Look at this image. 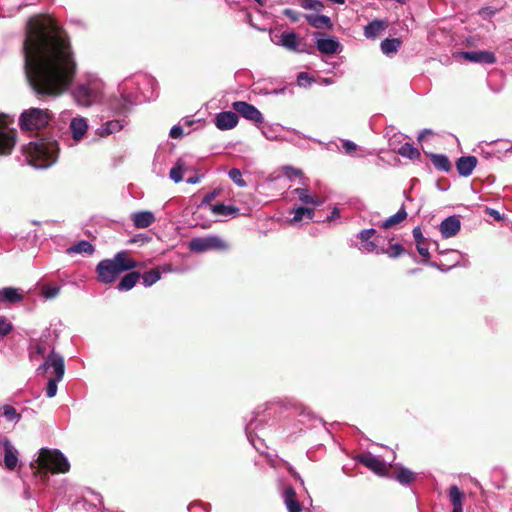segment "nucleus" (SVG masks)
Returning a JSON list of instances; mask_svg holds the SVG:
<instances>
[{"label": "nucleus", "instance_id": "obj_1", "mask_svg": "<svg viewBox=\"0 0 512 512\" xmlns=\"http://www.w3.org/2000/svg\"><path fill=\"white\" fill-rule=\"evenodd\" d=\"M23 51L28 82L39 97L70 88L77 64L68 35L54 18L36 15L27 21Z\"/></svg>", "mask_w": 512, "mask_h": 512}, {"label": "nucleus", "instance_id": "obj_2", "mask_svg": "<svg viewBox=\"0 0 512 512\" xmlns=\"http://www.w3.org/2000/svg\"><path fill=\"white\" fill-rule=\"evenodd\" d=\"M23 152L29 164L43 169L52 166L57 161L59 147L57 141L41 138L31 141L23 148Z\"/></svg>", "mask_w": 512, "mask_h": 512}, {"label": "nucleus", "instance_id": "obj_3", "mask_svg": "<svg viewBox=\"0 0 512 512\" xmlns=\"http://www.w3.org/2000/svg\"><path fill=\"white\" fill-rule=\"evenodd\" d=\"M137 267L138 263L126 251H120L113 258L101 260L97 264V279L102 284H111L121 273Z\"/></svg>", "mask_w": 512, "mask_h": 512}, {"label": "nucleus", "instance_id": "obj_4", "mask_svg": "<svg viewBox=\"0 0 512 512\" xmlns=\"http://www.w3.org/2000/svg\"><path fill=\"white\" fill-rule=\"evenodd\" d=\"M49 369L53 370L54 377L48 379L46 395L48 398H53L57 394L58 383L62 381L65 373L64 357L55 352L54 349L51 350L45 361L37 368V372L43 374L48 372Z\"/></svg>", "mask_w": 512, "mask_h": 512}, {"label": "nucleus", "instance_id": "obj_5", "mask_svg": "<svg viewBox=\"0 0 512 512\" xmlns=\"http://www.w3.org/2000/svg\"><path fill=\"white\" fill-rule=\"evenodd\" d=\"M103 87L104 85L100 79L92 77L87 79L85 83L78 84L72 95L78 105L88 107L101 99Z\"/></svg>", "mask_w": 512, "mask_h": 512}, {"label": "nucleus", "instance_id": "obj_6", "mask_svg": "<svg viewBox=\"0 0 512 512\" xmlns=\"http://www.w3.org/2000/svg\"><path fill=\"white\" fill-rule=\"evenodd\" d=\"M39 469L45 472L66 473L70 464L65 455L58 449L42 448L37 459Z\"/></svg>", "mask_w": 512, "mask_h": 512}, {"label": "nucleus", "instance_id": "obj_7", "mask_svg": "<svg viewBox=\"0 0 512 512\" xmlns=\"http://www.w3.org/2000/svg\"><path fill=\"white\" fill-rule=\"evenodd\" d=\"M130 82L125 81L119 85V96L110 99L109 106L117 114L127 113L137 103L138 94L130 91Z\"/></svg>", "mask_w": 512, "mask_h": 512}, {"label": "nucleus", "instance_id": "obj_8", "mask_svg": "<svg viewBox=\"0 0 512 512\" xmlns=\"http://www.w3.org/2000/svg\"><path fill=\"white\" fill-rule=\"evenodd\" d=\"M49 120L47 109L31 108L21 114L19 122L22 130H38L44 128Z\"/></svg>", "mask_w": 512, "mask_h": 512}, {"label": "nucleus", "instance_id": "obj_9", "mask_svg": "<svg viewBox=\"0 0 512 512\" xmlns=\"http://www.w3.org/2000/svg\"><path fill=\"white\" fill-rule=\"evenodd\" d=\"M12 119L0 114V155H9L16 144V131L10 128Z\"/></svg>", "mask_w": 512, "mask_h": 512}, {"label": "nucleus", "instance_id": "obj_10", "mask_svg": "<svg viewBox=\"0 0 512 512\" xmlns=\"http://www.w3.org/2000/svg\"><path fill=\"white\" fill-rule=\"evenodd\" d=\"M189 249L192 252L203 253L210 250H226L228 244L217 235H208L191 239Z\"/></svg>", "mask_w": 512, "mask_h": 512}, {"label": "nucleus", "instance_id": "obj_11", "mask_svg": "<svg viewBox=\"0 0 512 512\" xmlns=\"http://www.w3.org/2000/svg\"><path fill=\"white\" fill-rule=\"evenodd\" d=\"M375 235L376 230L373 228L361 230L356 236L359 240L358 244L356 245L357 249L364 254H384L385 248L379 247L378 244L372 240Z\"/></svg>", "mask_w": 512, "mask_h": 512}, {"label": "nucleus", "instance_id": "obj_12", "mask_svg": "<svg viewBox=\"0 0 512 512\" xmlns=\"http://www.w3.org/2000/svg\"><path fill=\"white\" fill-rule=\"evenodd\" d=\"M232 108L243 118L255 124H261L264 121L262 113L250 103L245 101H235L232 103Z\"/></svg>", "mask_w": 512, "mask_h": 512}, {"label": "nucleus", "instance_id": "obj_13", "mask_svg": "<svg viewBox=\"0 0 512 512\" xmlns=\"http://www.w3.org/2000/svg\"><path fill=\"white\" fill-rule=\"evenodd\" d=\"M313 35L315 38L317 49L322 54L330 55L340 52L341 44L336 38L319 32H316Z\"/></svg>", "mask_w": 512, "mask_h": 512}, {"label": "nucleus", "instance_id": "obj_14", "mask_svg": "<svg viewBox=\"0 0 512 512\" xmlns=\"http://www.w3.org/2000/svg\"><path fill=\"white\" fill-rule=\"evenodd\" d=\"M356 461L378 475L386 472V463L378 456L370 452H364L356 456Z\"/></svg>", "mask_w": 512, "mask_h": 512}, {"label": "nucleus", "instance_id": "obj_15", "mask_svg": "<svg viewBox=\"0 0 512 512\" xmlns=\"http://www.w3.org/2000/svg\"><path fill=\"white\" fill-rule=\"evenodd\" d=\"M25 290L17 287H3L0 289V306L21 303L25 298Z\"/></svg>", "mask_w": 512, "mask_h": 512}, {"label": "nucleus", "instance_id": "obj_16", "mask_svg": "<svg viewBox=\"0 0 512 512\" xmlns=\"http://www.w3.org/2000/svg\"><path fill=\"white\" fill-rule=\"evenodd\" d=\"M239 118L236 112L224 111L216 115L214 123L219 130H230L238 124Z\"/></svg>", "mask_w": 512, "mask_h": 512}, {"label": "nucleus", "instance_id": "obj_17", "mask_svg": "<svg viewBox=\"0 0 512 512\" xmlns=\"http://www.w3.org/2000/svg\"><path fill=\"white\" fill-rule=\"evenodd\" d=\"M461 55L464 59L474 63L494 64L496 62L494 53L490 51H465Z\"/></svg>", "mask_w": 512, "mask_h": 512}, {"label": "nucleus", "instance_id": "obj_18", "mask_svg": "<svg viewBox=\"0 0 512 512\" xmlns=\"http://www.w3.org/2000/svg\"><path fill=\"white\" fill-rule=\"evenodd\" d=\"M461 228V222L458 216L452 215L445 218L440 224V232L444 238L455 236Z\"/></svg>", "mask_w": 512, "mask_h": 512}, {"label": "nucleus", "instance_id": "obj_19", "mask_svg": "<svg viewBox=\"0 0 512 512\" xmlns=\"http://www.w3.org/2000/svg\"><path fill=\"white\" fill-rule=\"evenodd\" d=\"M273 42L277 45H280L290 51L294 52H304L303 49H300V41L295 32H283L277 41L273 40Z\"/></svg>", "mask_w": 512, "mask_h": 512}, {"label": "nucleus", "instance_id": "obj_20", "mask_svg": "<svg viewBox=\"0 0 512 512\" xmlns=\"http://www.w3.org/2000/svg\"><path fill=\"white\" fill-rule=\"evenodd\" d=\"M282 498L288 512H301L302 505L297 500L296 492L292 486L284 488Z\"/></svg>", "mask_w": 512, "mask_h": 512}, {"label": "nucleus", "instance_id": "obj_21", "mask_svg": "<svg viewBox=\"0 0 512 512\" xmlns=\"http://www.w3.org/2000/svg\"><path fill=\"white\" fill-rule=\"evenodd\" d=\"M171 269L169 265H164L162 267H157L150 269L149 271L140 274V278L142 279V284L144 287H151L156 282L161 279V272H170Z\"/></svg>", "mask_w": 512, "mask_h": 512}, {"label": "nucleus", "instance_id": "obj_22", "mask_svg": "<svg viewBox=\"0 0 512 512\" xmlns=\"http://www.w3.org/2000/svg\"><path fill=\"white\" fill-rule=\"evenodd\" d=\"M70 131L72 133V138L76 142L80 141L88 130V122L84 117H74L70 122Z\"/></svg>", "mask_w": 512, "mask_h": 512}, {"label": "nucleus", "instance_id": "obj_23", "mask_svg": "<svg viewBox=\"0 0 512 512\" xmlns=\"http://www.w3.org/2000/svg\"><path fill=\"white\" fill-rule=\"evenodd\" d=\"M477 165L475 156H462L456 162V168L460 176L468 177L472 174Z\"/></svg>", "mask_w": 512, "mask_h": 512}, {"label": "nucleus", "instance_id": "obj_24", "mask_svg": "<svg viewBox=\"0 0 512 512\" xmlns=\"http://www.w3.org/2000/svg\"><path fill=\"white\" fill-rule=\"evenodd\" d=\"M133 225L137 229H145L155 222V216L151 211H139L131 215Z\"/></svg>", "mask_w": 512, "mask_h": 512}, {"label": "nucleus", "instance_id": "obj_25", "mask_svg": "<svg viewBox=\"0 0 512 512\" xmlns=\"http://www.w3.org/2000/svg\"><path fill=\"white\" fill-rule=\"evenodd\" d=\"M4 446V464L9 470H14L18 464V451L13 447L9 440L3 442Z\"/></svg>", "mask_w": 512, "mask_h": 512}, {"label": "nucleus", "instance_id": "obj_26", "mask_svg": "<svg viewBox=\"0 0 512 512\" xmlns=\"http://www.w3.org/2000/svg\"><path fill=\"white\" fill-rule=\"evenodd\" d=\"M388 23L385 20H373L364 27V35L368 39H375L379 36L386 28Z\"/></svg>", "mask_w": 512, "mask_h": 512}, {"label": "nucleus", "instance_id": "obj_27", "mask_svg": "<svg viewBox=\"0 0 512 512\" xmlns=\"http://www.w3.org/2000/svg\"><path fill=\"white\" fill-rule=\"evenodd\" d=\"M304 18L314 28H317V29H321V28L332 29L333 28L332 21L328 16L320 15V14H305Z\"/></svg>", "mask_w": 512, "mask_h": 512}, {"label": "nucleus", "instance_id": "obj_28", "mask_svg": "<svg viewBox=\"0 0 512 512\" xmlns=\"http://www.w3.org/2000/svg\"><path fill=\"white\" fill-rule=\"evenodd\" d=\"M449 500L453 506L452 512H463L464 493L456 485H452L448 491Z\"/></svg>", "mask_w": 512, "mask_h": 512}, {"label": "nucleus", "instance_id": "obj_29", "mask_svg": "<svg viewBox=\"0 0 512 512\" xmlns=\"http://www.w3.org/2000/svg\"><path fill=\"white\" fill-rule=\"evenodd\" d=\"M125 126L123 119H115L105 122L99 129L98 134L100 136H108L113 133L119 132Z\"/></svg>", "mask_w": 512, "mask_h": 512}, {"label": "nucleus", "instance_id": "obj_30", "mask_svg": "<svg viewBox=\"0 0 512 512\" xmlns=\"http://www.w3.org/2000/svg\"><path fill=\"white\" fill-rule=\"evenodd\" d=\"M139 279L140 273L137 271H132L126 274L124 277H122V279L117 285V289L121 292L129 291L136 285Z\"/></svg>", "mask_w": 512, "mask_h": 512}, {"label": "nucleus", "instance_id": "obj_31", "mask_svg": "<svg viewBox=\"0 0 512 512\" xmlns=\"http://www.w3.org/2000/svg\"><path fill=\"white\" fill-rule=\"evenodd\" d=\"M66 253L71 254H85L92 255L94 253V246L86 240L79 241L78 243L67 248Z\"/></svg>", "mask_w": 512, "mask_h": 512}, {"label": "nucleus", "instance_id": "obj_32", "mask_svg": "<svg viewBox=\"0 0 512 512\" xmlns=\"http://www.w3.org/2000/svg\"><path fill=\"white\" fill-rule=\"evenodd\" d=\"M212 213L217 216H237L239 208L233 205H225L222 203L211 205Z\"/></svg>", "mask_w": 512, "mask_h": 512}, {"label": "nucleus", "instance_id": "obj_33", "mask_svg": "<svg viewBox=\"0 0 512 512\" xmlns=\"http://www.w3.org/2000/svg\"><path fill=\"white\" fill-rule=\"evenodd\" d=\"M187 170V165L184 159L179 158L169 172V178L175 182L180 183L183 180V173Z\"/></svg>", "mask_w": 512, "mask_h": 512}, {"label": "nucleus", "instance_id": "obj_34", "mask_svg": "<svg viewBox=\"0 0 512 512\" xmlns=\"http://www.w3.org/2000/svg\"><path fill=\"white\" fill-rule=\"evenodd\" d=\"M299 198V200L304 204H312L314 206H320L322 201L316 197H313L309 194V190L307 188H296L293 191Z\"/></svg>", "mask_w": 512, "mask_h": 512}, {"label": "nucleus", "instance_id": "obj_35", "mask_svg": "<svg viewBox=\"0 0 512 512\" xmlns=\"http://www.w3.org/2000/svg\"><path fill=\"white\" fill-rule=\"evenodd\" d=\"M401 40L398 38H387L381 42V51L385 55H391L398 51Z\"/></svg>", "mask_w": 512, "mask_h": 512}, {"label": "nucleus", "instance_id": "obj_36", "mask_svg": "<svg viewBox=\"0 0 512 512\" xmlns=\"http://www.w3.org/2000/svg\"><path fill=\"white\" fill-rule=\"evenodd\" d=\"M431 161L434 167L439 171L448 172L451 168L450 161L446 155L432 154Z\"/></svg>", "mask_w": 512, "mask_h": 512}, {"label": "nucleus", "instance_id": "obj_37", "mask_svg": "<svg viewBox=\"0 0 512 512\" xmlns=\"http://www.w3.org/2000/svg\"><path fill=\"white\" fill-rule=\"evenodd\" d=\"M294 216L291 219L292 223H298L306 217L308 220H312L314 216V209L307 207H297L293 209Z\"/></svg>", "mask_w": 512, "mask_h": 512}, {"label": "nucleus", "instance_id": "obj_38", "mask_svg": "<svg viewBox=\"0 0 512 512\" xmlns=\"http://www.w3.org/2000/svg\"><path fill=\"white\" fill-rule=\"evenodd\" d=\"M407 217V212L404 208V206H402L398 212H396L395 214L391 215L390 217H388L382 224V227L383 228H390L392 226H394L395 224L403 221L404 219H406Z\"/></svg>", "mask_w": 512, "mask_h": 512}, {"label": "nucleus", "instance_id": "obj_39", "mask_svg": "<svg viewBox=\"0 0 512 512\" xmlns=\"http://www.w3.org/2000/svg\"><path fill=\"white\" fill-rule=\"evenodd\" d=\"M395 479L402 485H409L415 479V474L405 467H400Z\"/></svg>", "mask_w": 512, "mask_h": 512}, {"label": "nucleus", "instance_id": "obj_40", "mask_svg": "<svg viewBox=\"0 0 512 512\" xmlns=\"http://www.w3.org/2000/svg\"><path fill=\"white\" fill-rule=\"evenodd\" d=\"M398 153L402 156V157H405V158H408V159H411V160H414V159H417L420 157V152L418 151L417 148H415L413 145H411L410 143H405L403 144L399 150H398Z\"/></svg>", "mask_w": 512, "mask_h": 512}, {"label": "nucleus", "instance_id": "obj_41", "mask_svg": "<svg viewBox=\"0 0 512 512\" xmlns=\"http://www.w3.org/2000/svg\"><path fill=\"white\" fill-rule=\"evenodd\" d=\"M46 347L41 343L31 345L29 350V356L32 361H38L41 357L46 358Z\"/></svg>", "mask_w": 512, "mask_h": 512}, {"label": "nucleus", "instance_id": "obj_42", "mask_svg": "<svg viewBox=\"0 0 512 512\" xmlns=\"http://www.w3.org/2000/svg\"><path fill=\"white\" fill-rule=\"evenodd\" d=\"M258 424L256 423V419L253 416L250 421L245 426V432L248 440L251 442V444L257 449L260 450V448L255 444L253 433L257 430Z\"/></svg>", "mask_w": 512, "mask_h": 512}, {"label": "nucleus", "instance_id": "obj_43", "mask_svg": "<svg viewBox=\"0 0 512 512\" xmlns=\"http://www.w3.org/2000/svg\"><path fill=\"white\" fill-rule=\"evenodd\" d=\"M301 7L306 10H315L320 12L324 8V4L320 0H300Z\"/></svg>", "mask_w": 512, "mask_h": 512}, {"label": "nucleus", "instance_id": "obj_44", "mask_svg": "<svg viewBox=\"0 0 512 512\" xmlns=\"http://www.w3.org/2000/svg\"><path fill=\"white\" fill-rule=\"evenodd\" d=\"M229 178L239 187H245L247 185L246 181L242 177V173L237 168H232L229 173Z\"/></svg>", "mask_w": 512, "mask_h": 512}, {"label": "nucleus", "instance_id": "obj_45", "mask_svg": "<svg viewBox=\"0 0 512 512\" xmlns=\"http://www.w3.org/2000/svg\"><path fill=\"white\" fill-rule=\"evenodd\" d=\"M3 415L8 421H18L21 415L17 413L16 409L11 405H5L3 407Z\"/></svg>", "mask_w": 512, "mask_h": 512}, {"label": "nucleus", "instance_id": "obj_46", "mask_svg": "<svg viewBox=\"0 0 512 512\" xmlns=\"http://www.w3.org/2000/svg\"><path fill=\"white\" fill-rule=\"evenodd\" d=\"M283 175L287 177L289 180H294L295 178H302V171L292 166H285L282 168Z\"/></svg>", "mask_w": 512, "mask_h": 512}, {"label": "nucleus", "instance_id": "obj_47", "mask_svg": "<svg viewBox=\"0 0 512 512\" xmlns=\"http://www.w3.org/2000/svg\"><path fill=\"white\" fill-rule=\"evenodd\" d=\"M404 253V248L401 244L395 243L390 245L388 249H385L384 254H387L390 258H398Z\"/></svg>", "mask_w": 512, "mask_h": 512}, {"label": "nucleus", "instance_id": "obj_48", "mask_svg": "<svg viewBox=\"0 0 512 512\" xmlns=\"http://www.w3.org/2000/svg\"><path fill=\"white\" fill-rule=\"evenodd\" d=\"M60 292L59 286L45 285L42 288V295L45 299L55 298Z\"/></svg>", "mask_w": 512, "mask_h": 512}, {"label": "nucleus", "instance_id": "obj_49", "mask_svg": "<svg viewBox=\"0 0 512 512\" xmlns=\"http://www.w3.org/2000/svg\"><path fill=\"white\" fill-rule=\"evenodd\" d=\"M343 143V151L347 155H354L358 146L351 140H342Z\"/></svg>", "mask_w": 512, "mask_h": 512}, {"label": "nucleus", "instance_id": "obj_50", "mask_svg": "<svg viewBox=\"0 0 512 512\" xmlns=\"http://www.w3.org/2000/svg\"><path fill=\"white\" fill-rule=\"evenodd\" d=\"M312 83V78L307 72H300L297 76V84L301 87L309 86Z\"/></svg>", "mask_w": 512, "mask_h": 512}, {"label": "nucleus", "instance_id": "obj_51", "mask_svg": "<svg viewBox=\"0 0 512 512\" xmlns=\"http://www.w3.org/2000/svg\"><path fill=\"white\" fill-rule=\"evenodd\" d=\"M283 14L289 18L292 22L299 21L301 14L293 9L287 8L283 10Z\"/></svg>", "mask_w": 512, "mask_h": 512}, {"label": "nucleus", "instance_id": "obj_52", "mask_svg": "<svg viewBox=\"0 0 512 512\" xmlns=\"http://www.w3.org/2000/svg\"><path fill=\"white\" fill-rule=\"evenodd\" d=\"M497 10L493 7H484L479 10V15L483 19L490 18L496 14Z\"/></svg>", "mask_w": 512, "mask_h": 512}, {"label": "nucleus", "instance_id": "obj_53", "mask_svg": "<svg viewBox=\"0 0 512 512\" xmlns=\"http://www.w3.org/2000/svg\"><path fill=\"white\" fill-rule=\"evenodd\" d=\"M12 328L11 322H0V339L9 334Z\"/></svg>", "mask_w": 512, "mask_h": 512}, {"label": "nucleus", "instance_id": "obj_54", "mask_svg": "<svg viewBox=\"0 0 512 512\" xmlns=\"http://www.w3.org/2000/svg\"><path fill=\"white\" fill-rule=\"evenodd\" d=\"M171 138L178 139L183 136V129L180 125H174L169 132Z\"/></svg>", "mask_w": 512, "mask_h": 512}, {"label": "nucleus", "instance_id": "obj_55", "mask_svg": "<svg viewBox=\"0 0 512 512\" xmlns=\"http://www.w3.org/2000/svg\"><path fill=\"white\" fill-rule=\"evenodd\" d=\"M416 248H417L418 253L423 258H425L426 260L429 259V256H430L429 249L423 244V242L416 244Z\"/></svg>", "mask_w": 512, "mask_h": 512}, {"label": "nucleus", "instance_id": "obj_56", "mask_svg": "<svg viewBox=\"0 0 512 512\" xmlns=\"http://www.w3.org/2000/svg\"><path fill=\"white\" fill-rule=\"evenodd\" d=\"M287 131H288V132H290V133L292 134V136L282 138V139H283V140H285V141H288V142L293 143V142L295 141V137H298V138H306V136H305V135H303L302 133H300V132H298V131H296V130H294V129H290V128H289V129H287Z\"/></svg>", "mask_w": 512, "mask_h": 512}, {"label": "nucleus", "instance_id": "obj_57", "mask_svg": "<svg viewBox=\"0 0 512 512\" xmlns=\"http://www.w3.org/2000/svg\"><path fill=\"white\" fill-rule=\"evenodd\" d=\"M150 237H148L147 235L145 234H137L136 236H134L132 239H130V243H141V244H144V243H147L150 241Z\"/></svg>", "mask_w": 512, "mask_h": 512}, {"label": "nucleus", "instance_id": "obj_58", "mask_svg": "<svg viewBox=\"0 0 512 512\" xmlns=\"http://www.w3.org/2000/svg\"><path fill=\"white\" fill-rule=\"evenodd\" d=\"M412 234H413V237L416 241V244L420 243V242H423L424 240V237H423V234H422V230L419 226H416L413 228L412 230Z\"/></svg>", "mask_w": 512, "mask_h": 512}, {"label": "nucleus", "instance_id": "obj_59", "mask_svg": "<svg viewBox=\"0 0 512 512\" xmlns=\"http://www.w3.org/2000/svg\"><path fill=\"white\" fill-rule=\"evenodd\" d=\"M262 134L266 137L268 140H278L279 137L274 133L273 128L270 127L269 129L262 130Z\"/></svg>", "mask_w": 512, "mask_h": 512}, {"label": "nucleus", "instance_id": "obj_60", "mask_svg": "<svg viewBox=\"0 0 512 512\" xmlns=\"http://www.w3.org/2000/svg\"><path fill=\"white\" fill-rule=\"evenodd\" d=\"M218 195V191L217 190H213L209 193H207L204 197H203V200H202V204L205 205V204H210V202L215 199V197Z\"/></svg>", "mask_w": 512, "mask_h": 512}, {"label": "nucleus", "instance_id": "obj_61", "mask_svg": "<svg viewBox=\"0 0 512 512\" xmlns=\"http://www.w3.org/2000/svg\"><path fill=\"white\" fill-rule=\"evenodd\" d=\"M201 178H202V175H195V176H192V177H189L186 182L188 184H197L201 181Z\"/></svg>", "mask_w": 512, "mask_h": 512}, {"label": "nucleus", "instance_id": "obj_62", "mask_svg": "<svg viewBox=\"0 0 512 512\" xmlns=\"http://www.w3.org/2000/svg\"><path fill=\"white\" fill-rule=\"evenodd\" d=\"M488 213L494 217L496 220H500L502 219V216L501 214L499 213V211L495 210V209H488Z\"/></svg>", "mask_w": 512, "mask_h": 512}, {"label": "nucleus", "instance_id": "obj_63", "mask_svg": "<svg viewBox=\"0 0 512 512\" xmlns=\"http://www.w3.org/2000/svg\"><path fill=\"white\" fill-rule=\"evenodd\" d=\"M340 217V212L337 208H334L331 212V215L328 216V220H332V219H336V218H339Z\"/></svg>", "mask_w": 512, "mask_h": 512}, {"label": "nucleus", "instance_id": "obj_64", "mask_svg": "<svg viewBox=\"0 0 512 512\" xmlns=\"http://www.w3.org/2000/svg\"><path fill=\"white\" fill-rule=\"evenodd\" d=\"M503 150L504 151L512 150V143L510 141H508V140L504 141Z\"/></svg>", "mask_w": 512, "mask_h": 512}]
</instances>
